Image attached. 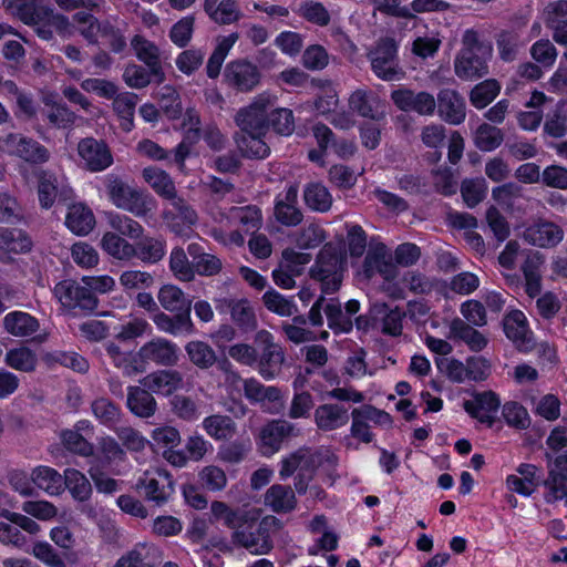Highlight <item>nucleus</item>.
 <instances>
[{"mask_svg": "<svg viewBox=\"0 0 567 567\" xmlns=\"http://www.w3.org/2000/svg\"><path fill=\"white\" fill-rule=\"evenodd\" d=\"M492 52L491 43L481 41L475 30H466L462 38V49L454 60L455 74L465 81L483 78L488 73L487 62Z\"/></svg>", "mask_w": 567, "mask_h": 567, "instance_id": "obj_1", "label": "nucleus"}, {"mask_svg": "<svg viewBox=\"0 0 567 567\" xmlns=\"http://www.w3.org/2000/svg\"><path fill=\"white\" fill-rule=\"evenodd\" d=\"M104 184L110 202L117 208L137 218L152 216L156 209L155 198L145 190L124 182L120 176L109 174Z\"/></svg>", "mask_w": 567, "mask_h": 567, "instance_id": "obj_2", "label": "nucleus"}, {"mask_svg": "<svg viewBox=\"0 0 567 567\" xmlns=\"http://www.w3.org/2000/svg\"><path fill=\"white\" fill-rule=\"evenodd\" d=\"M367 59L373 74L382 81L398 82L405 76L400 63L399 44L393 38L379 39L369 48Z\"/></svg>", "mask_w": 567, "mask_h": 567, "instance_id": "obj_3", "label": "nucleus"}, {"mask_svg": "<svg viewBox=\"0 0 567 567\" xmlns=\"http://www.w3.org/2000/svg\"><path fill=\"white\" fill-rule=\"evenodd\" d=\"M277 96L265 91L254 97L251 103L240 109L235 122L245 134H266L269 128L268 110L275 106Z\"/></svg>", "mask_w": 567, "mask_h": 567, "instance_id": "obj_4", "label": "nucleus"}, {"mask_svg": "<svg viewBox=\"0 0 567 567\" xmlns=\"http://www.w3.org/2000/svg\"><path fill=\"white\" fill-rule=\"evenodd\" d=\"M337 462V456L328 449L300 447L282 458L279 476L281 480H287L296 471L315 473L323 464L334 466Z\"/></svg>", "mask_w": 567, "mask_h": 567, "instance_id": "obj_5", "label": "nucleus"}, {"mask_svg": "<svg viewBox=\"0 0 567 567\" xmlns=\"http://www.w3.org/2000/svg\"><path fill=\"white\" fill-rule=\"evenodd\" d=\"M0 151L32 164H43L50 158L47 147L19 133H7L0 136Z\"/></svg>", "mask_w": 567, "mask_h": 567, "instance_id": "obj_6", "label": "nucleus"}, {"mask_svg": "<svg viewBox=\"0 0 567 567\" xmlns=\"http://www.w3.org/2000/svg\"><path fill=\"white\" fill-rule=\"evenodd\" d=\"M311 277L321 282V290L330 295L339 290L342 282L341 258L331 249H322L311 267Z\"/></svg>", "mask_w": 567, "mask_h": 567, "instance_id": "obj_7", "label": "nucleus"}, {"mask_svg": "<svg viewBox=\"0 0 567 567\" xmlns=\"http://www.w3.org/2000/svg\"><path fill=\"white\" fill-rule=\"evenodd\" d=\"M136 492L147 501L162 505L167 502L174 487L169 474L162 470L145 471L135 483Z\"/></svg>", "mask_w": 567, "mask_h": 567, "instance_id": "obj_8", "label": "nucleus"}, {"mask_svg": "<svg viewBox=\"0 0 567 567\" xmlns=\"http://www.w3.org/2000/svg\"><path fill=\"white\" fill-rule=\"evenodd\" d=\"M137 357L145 368L148 363H155L162 367H174L179 360V348L175 342L168 339L156 337L145 342L138 349Z\"/></svg>", "mask_w": 567, "mask_h": 567, "instance_id": "obj_9", "label": "nucleus"}, {"mask_svg": "<svg viewBox=\"0 0 567 567\" xmlns=\"http://www.w3.org/2000/svg\"><path fill=\"white\" fill-rule=\"evenodd\" d=\"M53 292L64 307L89 311H93L97 307V298L82 281L63 280L55 285Z\"/></svg>", "mask_w": 567, "mask_h": 567, "instance_id": "obj_10", "label": "nucleus"}, {"mask_svg": "<svg viewBox=\"0 0 567 567\" xmlns=\"http://www.w3.org/2000/svg\"><path fill=\"white\" fill-rule=\"evenodd\" d=\"M169 204L171 208H165L162 213L167 229L177 236L189 237L198 220L196 212L182 197L171 200Z\"/></svg>", "mask_w": 567, "mask_h": 567, "instance_id": "obj_11", "label": "nucleus"}, {"mask_svg": "<svg viewBox=\"0 0 567 567\" xmlns=\"http://www.w3.org/2000/svg\"><path fill=\"white\" fill-rule=\"evenodd\" d=\"M547 468L548 474L543 482L544 501L547 504H555L567 497V452L550 461Z\"/></svg>", "mask_w": 567, "mask_h": 567, "instance_id": "obj_12", "label": "nucleus"}, {"mask_svg": "<svg viewBox=\"0 0 567 567\" xmlns=\"http://www.w3.org/2000/svg\"><path fill=\"white\" fill-rule=\"evenodd\" d=\"M224 79L227 85L240 92H250L259 84L260 72L251 62L236 60L226 65Z\"/></svg>", "mask_w": 567, "mask_h": 567, "instance_id": "obj_13", "label": "nucleus"}, {"mask_svg": "<svg viewBox=\"0 0 567 567\" xmlns=\"http://www.w3.org/2000/svg\"><path fill=\"white\" fill-rule=\"evenodd\" d=\"M391 100L401 111H413L420 115L431 116L436 109L435 97L427 92H414L410 89H398L392 91Z\"/></svg>", "mask_w": 567, "mask_h": 567, "instance_id": "obj_14", "label": "nucleus"}, {"mask_svg": "<svg viewBox=\"0 0 567 567\" xmlns=\"http://www.w3.org/2000/svg\"><path fill=\"white\" fill-rule=\"evenodd\" d=\"M362 275L367 279H371L379 275L385 281H392L396 278V265L385 246H378L367 254L362 264Z\"/></svg>", "mask_w": 567, "mask_h": 567, "instance_id": "obj_15", "label": "nucleus"}, {"mask_svg": "<svg viewBox=\"0 0 567 567\" xmlns=\"http://www.w3.org/2000/svg\"><path fill=\"white\" fill-rule=\"evenodd\" d=\"M299 430L286 420H274L266 424L259 434L260 450L264 455H272L279 451L281 443L290 436H297Z\"/></svg>", "mask_w": 567, "mask_h": 567, "instance_id": "obj_16", "label": "nucleus"}, {"mask_svg": "<svg viewBox=\"0 0 567 567\" xmlns=\"http://www.w3.org/2000/svg\"><path fill=\"white\" fill-rule=\"evenodd\" d=\"M78 153L91 172H102L113 163L112 154L107 145L93 137H86L79 142Z\"/></svg>", "mask_w": 567, "mask_h": 567, "instance_id": "obj_17", "label": "nucleus"}, {"mask_svg": "<svg viewBox=\"0 0 567 567\" xmlns=\"http://www.w3.org/2000/svg\"><path fill=\"white\" fill-rule=\"evenodd\" d=\"M351 112L361 117L380 121L384 118L385 112L379 96L367 87H360L353 91L348 100Z\"/></svg>", "mask_w": 567, "mask_h": 567, "instance_id": "obj_18", "label": "nucleus"}, {"mask_svg": "<svg viewBox=\"0 0 567 567\" xmlns=\"http://www.w3.org/2000/svg\"><path fill=\"white\" fill-rule=\"evenodd\" d=\"M216 308L220 312L228 310L231 320L244 331L257 328L256 312L248 299L220 298L216 300Z\"/></svg>", "mask_w": 567, "mask_h": 567, "instance_id": "obj_19", "label": "nucleus"}, {"mask_svg": "<svg viewBox=\"0 0 567 567\" xmlns=\"http://www.w3.org/2000/svg\"><path fill=\"white\" fill-rule=\"evenodd\" d=\"M501 406V400L496 393L492 391H485L475 394L471 400H466L463 403L464 410L474 419L481 423H486L492 426L496 413Z\"/></svg>", "mask_w": 567, "mask_h": 567, "instance_id": "obj_20", "label": "nucleus"}, {"mask_svg": "<svg viewBox=\"0 0 567 567\" xmlns=\"http://www.w3.org/2000/svg\"><path fill=\"white\" fill-rule=\"evenodd\" d=\"M256 522L249 523V527H244L233 532V542L254 555H264L271 550L272 542L268 532L261 526L256 528Z\"/></svg>", "mask_w": 567, "mask_h": 567, "instance_id": "obj_21", "label": "nucleus"}, {"mask_svg": "<svg viewBox=\"0 0 567 567\" xmlns=\"http://www.w3.org/2000/svg\"><path fill=\"white\" fill-rule=\"evenodd\" d=\"M275 217L278 223L288 227H295L302 221L303 215L298 207L297 186H288L282 194L276 197Z\"/></svg>", "mask_w": 567, "mask_h": 567, "instance_id": "obj_22", "label": "nucleus"}, {"mask_svg": "<svg viewBox=\"0 0 567 567\" xmlns=\"http://www.w3.org/2000/svg\"><path fill=\"white\" fill-rule=\"evenodd\" d=\"M436 106L439 116L449 124L458 125L466 117L465 100L455 90H441L437 94Z\"/></svg>", "mask_w": 567, "mask_h": 567, "instance_id": "obj_23", "label": "nucleus"}, {"mask_svg": "<svg viewBox=\"0 0 567 567\" xmlns=\"http://www.w3.org/2000/svg\"><path fill=\"white\" fill-rule=\"evenodd\" d=\"M183 374L177 370H157L140 380L142 386L151 393L168 396L182 389Z\"/></svg>", "mask_w": 567, "mask_h": 567, "instance_id": "obj_24", "label": "nucleus"}, {"mask_svg": "<svg viewBox=\"0 0 567 567\" xmlns=\"http://www.w3.org/2000/svg\"><path fill=\"white\" fill-rule=\"evenodd\" d=\"M523 238L533 246L550 248L563 240L564 230L553 221L538 220L524 230Z\"/></svg>", "mask_w": 567, "mask_h": 567, "instance_id": "obj_25", "label": "nucleus"}, {"mask_svg": "<svg viewBox=\"0 0 567 567\" xmlns=\"http://www.w3.org/2000/svg\"><path fill=\"white\" fill-rule=\"evenodd\" d=\"M213 518L221 522L226 527L237 532L244 527H249V523L257 520V515L245 508H233L226 503L214 501L210 505Z\"/></svg>", "mask_w": 567, "mask_h": 567, "instance_id": "obj_26", "label": "nucleus"}, {"mask_svg": "<svg viewBox=\"0 0 567 567\" xmlns=\"http://www.w3.org/2000/svg\"><path fill=\"white\" fill-rule=\"evenodd\" d=\"M3 6L11 16L28 25L40 24L48 16L43 0H4Z\"/></svg>", "mask_w": 567, "mask_h": 567, "instance_id": "obj_27", "label": "nucleus"}, {"mask_svg": "<svg viewBox=\"0 0 567 567\" xmlns=\"http://www.w3.org/2000/svg\"><path fill=\"white\" fill-rule=\"evenodd\" d=\"M313 419L317 427L330 432L348 424L350 414L348 409L338 403H324L315 410Z\"/></svg>", "mask_w": 567, "mask_h": 567, "instance_id": "obj_28", "label": "nucleus"}, {"mask_svg": "<svg viewBox=\"0 0 567 567\" xmlns=\"http://www.w3.org/2000/svg\"><path fill=\"white\" fill-rule=\"evenodd\" d=\"M133 259L144 264H157L166 255V240L162 236L142 235L134 241Z\"/></svg>", "mask_w": 567, "mask_h": 567, "instance_id": "obj_29", "label": "nucleus"}, {"mask_svg": "<svg viewBox=\"0 0 567 567\" xmlns=\"http://www.w3.org/2000/svg\"><path fill=\"white\" fill-rule=\"evenodd\" d=\"M126 405L131 413L141 419H150L157 411L155 398L144 386L132 385L127 388Z\"/></svg>", "mask_w": 567, "mask_h": 567, "instance_id": "obj_30", "label": "nucleus"}, {"mask_svg": "<svg viewBox=\"0 0 567 567\" xmlns=\"http://www.w3.org/2000/svg\"><path fill=\"white\" fill-rule=\"evenodd\" d=\"M504 332L508 339L525 350L532 342L526 316L520 310L509 312L504 319Z\"/></svg>", "mask_w": 567, "mask_h": 567, "instance_id": "obj_31", "label": "nucleus"}, {"mask_svg": "<svg viewBox=\"0 0 567 567\" xmlns=\"http://www.w3.org/2000/svg\"><path fill=\"white\" fill-rule=\"evenodd\" d=\"M142 176L159 197L168 202L179 197L173 178L162 168L155 166L145 167Z\"/></svg>", "mask_w": 567, "mask_h": 567, "instance_id": "obj_32", "label": "nucleus"}, {"mask_svg": "<svg viewBox=\"0 0 567 567\" xmlns=\"http://www.w3.org/2000/svg\"><path fill=\"white\" fill-rule=\"evenodd\" d=\"M297 504L290 486L275 484L265 494V505L276 513L291 512Z\"/></svg>", "mask_w": 567, "mask_h": 567, "instance_id": "obj_33", "label": "nucleus"}, {"mask_svg": "<svg viewBox=\"0 0 567 567\" xmlns=\"http://www.w3.org/2000/svg\"><path fill=\"white\" fill-rule=\"evenodd\" d=\"M32 483L49 495H60L64 491L63 475L49 466H37L31 473Z\"/></svg>", "mask_w": 567, "mask_h": 567, "instance_id": "obj_34", "label": "nucleus"}, {"mask_svg": "<svg viewBox=\"0 0 567 567\" xmlns=\"http://www.w3.org/2000/svg\"><path fill=\"white\" fill-rule=\"evenodd\" d=\"M65 225L76 235H86L93 229L95 218L92 210L85 205L73 204L69 207Z\"/></svg>", "mask_w": 567, "mask_h": 567, "instance_id": "obj_35", "label": "nucleus"}, {"mask_svg": "<svg viewBox=\"0 0 567 567\" xmlns=\"http://www.w3.org/2000/svg\"><path fill=\"white\" fill-rule=\"evenodd\" d=\"M3 326L8 333L21 338L32 336L39 329L38 320L22 311H12L6 315Z\"/></svg>", "mask_w": 567, "mask_h": 567, "instance_id": "obj_36", "label": "nucleus"}, {"mask_svg": "<svg viewBox=\"0 0 567 567\" xmlns=\"http://www.w3.org/2000/svg\"><path fill=\"white\" fill-rule=\"evenodd\" d=\"M202 426L208 436L216 441L231 439L237 432V425L228 415L213 414L205 417Z\"/></svg>", "mask_w": 567, "mask_h": 567, "instance_id": "obj_37", "label": "nucleus"}, {"mask_svg": "<svg viewBox=\"0 0 567 567\" xmlns=\"http://www.w3.org/2000/svg\"><path fill=\"white\" fill-rule=\"evenodd\" d=\"M157 299L161 306L169 312L189 315L190 300L175 285H164L157 293Z\"/></svg>", "mask_w": 567, "mask_h": 567, "instance_id": "obj_38", "label": "nucleus"}, {"mask_svg": "<svg viewBox=\"0 0 567 567\" xmlns=\"http://www.w3.org/2000/svg\"><path fill=\"white\" fill-rule=\"evenodd\" d=\"M450 338L462 340L472 351H481L487 344V339L460 318L450 324Z\"/></svg>", "mask_w": 567, "mask_h": 567, "instance_id": "obj_39", "label": "nucleus"}, {"mask_svg": "<svg viewBox=\"0 0 567 567\" xmlns=\"http://www.w3.org/2000/svg\"><path fill=\"white\" fill-rule=\"evenodd\" d=\"M102 249L121 261H130L133 259L134 243H130L124 236H120L116 233L107 231L101 239Z\"/></svg>", "mask_w": 567, "mask_h": 567, "instance_id": "obj_40", "label": "nucleus"}, {"mask_svg": "<svg viewBox=\"0 0 567 567\" xmlns=\"http://www.w3.org/2000/svg\"><path fill=\"white\" fill-rule=\"evenodd\" d=\"M131 45L135 51L137 59L144 62L154 75L161 74V61L158 48L142 35H135Z\"/></svg>", "mask_w": 567, "mask_h": 567, "instance_id": "obj_41", "label": "nucleus"}, {"mask_svg": "<svg viewBox=\"0 0 567 567\" xmlns=\"http://www.w3.org/2000/svg\"><path fill=\"white\" fill-rule=\"evenodd\" d=\"M547 24L559 44H567V1L553 3L547 11Z\"/></svg>", "mask_w": 567, "mask_h": 567, "instance_id": "obj_42", "label": "nucleus"}, {"mask_svg": "<svg viewBox=\"0 0 567 567\" xmlns=\"http://www.w3.org/2000/svg\"><path fill=\"white\" fill-rule=\"evenodd\" d=\"M284 362L285 353L280 347L272 350H262L261 354L257 355L256 367L264 379L272 380L281 372Z\"/></svg>", "mask_w": 567, "mask_h": 567, "instance_id": "obj_43", "label": "nucleus"}, {"mask_svg": "<svg viewBox=\"0 0 567 567\" xmlns=\"http://www.w3.org/2000/svg\"><path fill=\"white\" fill-rule=\"evenodd\" d=\"M303 199L313 212L327 213L330 210L333 198L329 189L321 183H310L305 187Z\"/></svg>", "mask_w": 567, "mask_h": 567, "instance_id": "obj_44", "label": "nucleus"}, {"mask_svg": "<svg viewBox=\"0 0 567 567\" xmlns=\"http://www.w3.org/2000/svg\"><path fill=\"white\" fill-rule=\"evenodd\" d=\"M185 351L189 361L202 370L212 368L217 360L215 350L208 343L200 340L187 342Z\"/></svg>", "mask_w": 567, "mask_h": 567, "instance_id": "obj_45", "label": "nucleus"}, {"mask_svg": "<svg viewBox=\"0 0 567 567\" xmlns=\"http://www.w3.org/2000/svg\"><path fill=\"white\" fill-rule=\"evenodd\" d=\"M204 10L218 24H231L241 17L236 0H220L215 4L204 6Z\"/></svg>", "mask_w": 567, "mask_h": 567, "instance_id": "obj_46", "label": "nucleus"}, {"mask_svg": "<svg viewBox=\"0 0 567 567\" xmlns=\"http://www.w3.org/2000/svg\"><path fill=\"white\" fill-rule=\"evenodd\" d=\"M113 99V109L121 118V126L130 132L133 128L135 107L138 101L136 94L131 92L116 93Z\"/></svg>", "mask_w": 567, "mask_h": 567, "instance_id": "obj_47", "label": "nucleus"}, {"mask_svg": "<svg viewBox=\"0 0 567 567\" xmlns=\"http://www.w3.org/2000/svg\"><path fill=\"white\" fill-rule=\"evenodd\" d=\"M157 328L164 332L177 336L179 333H192L194 324L188 313H177L174 318L161 312L154 317Z\"/></svg>", "mask_w": 567, "mask_h": 567, "instance_id": "obj_48", "label": "nucleus"}, {"mask_svg": "<svg viewBox=\"0 0 567 567\" xmlns=\"http://www.w3.org/2000/svg\"><path fill=\"white\" fill-rule=\"evenodd\" d=\"M64 487L71 495L80 502L87 501L92 493V486L89 480L75 468H66L63 475Z\"/></svg>", "mask_w": 567, "mask_h": 567, "instance_id": "obj_49", "label": "nucleus"}, {"mask_svg": "<svg viewBox=\"0 0 567 567\" xmlns=\"http://www.w3.org/2000/svg\"><path fill=\"white\" fill-rule=\"evenodd\" d=\"M31 239L19 229L0 228V249L22 254L31 249Z\"/></svg>", "mask_w": 567, "mask_h": 567, "instance_id": "obj_50", "label": "nucleus"}, {"mask_svg": "<svg viewBox=\"0 0 567 567\" xmlns=\"http://www.w3.org/2000/svg\"><path fill=\"white\" fill-rule=\"evenodd\" d=\"M4 362L14 370L32 372L37 368L38 358L31 349L20 347L9 350L4 355Z\"/></svg>", "mask_w": 567, "mask_h": 567, "instance_id": "obj_51", "label": "nucleus"}, {"mask_svg": "<svg viewBox=\"0 0 567 567\" xmlns=\"http://www.w3.org/2000/svg\"><path fill=\"white\" fill-rule=\"evenodd\" d=\"M79 33L92 44L97 43L99 37L103 32L105 21H99L94 16L87 12H76L73 16Z\"/></svg>", "mask_w": 567, "mask_h": 567, "instance_id": "obj_52", "label": "nucleus"}, {"mask_svg": "<svg viewBox=\"0 0 567 567\" xmlns=\"http://www.w3.org/2000/svg\"><path fill=\"white\" fill-rule=\"evenodd\" d=\"M501 85L494 80H485L476 84L470 93L472 105L478 110L486 107L499 94Z\"/></svg>", "mask_w": 567, "mask_h": 567, "instance_id": "obj_53", "label": "nucleus"}, {"mask_svg": "<svg viewBox=\"0 0 567 567\" xmlns=\"http://www.w3.org/2000/svg\"><path fill=\"white\" fill-rule=\"evenodd\" d=\"M107 223L114 230L113 233L131 239H137L144 233V227L137 220L126 215L110 213Z\"/></svg>", "mask_w": 567, "mask_h": 567, "instance_id": "obj_54", "label": "nucleus"}, {"mask_svg": "<svg viewBox=\"0 0 567 567\" xmlns=\"http://www.w3.org/2000/svg\"><path fill=\"white\" fill-rule=\"evenodd\" d=\"M496 45L499 58L505 62H512L525 42L516 31H502L496 38Z\"/></svg>", "mask_w": 567, "mask_h": 567, "instance_id": "obj_55", "label": "nucleus"}, {"mask_svg": "<svg viewBox=\"0 0 567 567\" xmlns=\"http://www.w3.org/2000/svg\"><path fill=\"white\" fill-rule=\"evenodd\" d=\"M323 311L328 319L330 329L338 332H350L352 329L351 319L342 312L341 303L338 299H329L323 302Z\"/></svg>", "mask_w": 567, "mask_h": 567, "instance_id": "obj_56", "label": "nucleus"}, {"mask_svg": "<svg viewBox=\"0 0 567 567\" xmlns=\"http://www.w3.org/2000/svg\"><path fill=\"white\" fill-rule=\"evenodd\" d=\"M245 396L251 402H276L280 400V390L276 386H265L258 380L251 378L244 381Z\"/></svg>", "mask_w": 567, "mask_h": 567, "instance_id": "obj_57", "label": "nucleus"}, {"mask_svg": "<svg viewBox=\"0 0 567 567\" xmlns=\"http://www.w3.org/2000/svg\"><path fill=\"white\" fill-rule=\"evenodd\" d=\"M231 217L235 224L240 225L246 233L256 231L260 228L262 216L261 210L257 206L231 207Z\"/></svg>", "mask_w": 567, "mask_h": 567, "instance_id": "obj_58", "label": "nucleus"}, {"mask_svg": "<svg viewBox=\"0 0 567 567\" xmlns=\"http://www.w3.org/2000/svg\"><path fill=\"white\" fill-rule=\"evenodd\" d=\"M262 301L269 311L281 317H290L298 311L297 305L292 299L282 296L274 289L264 293Z\"/></svg>", "mask_w": 567, "mask_h": 567, "instance_id": "obj_59", "label": "nucleus"}, {"mask_svg": "<svg viewBox=\"0 0 567 567\" xmlns=\"http://www.w3.org/2000/svg\"><path fill=\"white\" fill-rule=\"evenodd\" d=\"M93 415L104 425L113 426L121 419V409L106 398H97L91 404Z\"/></svg>", "mask_w": 567, "mask_h": 567, "instance_id": "obj_60", "label": "nucleus"}, {"mask_svg": "<svg viewBox=\"0 0 567 567\" xmlns=\"http://www.w3.org/2000/svg\"><path fill=\"white\" fill-rule=\"evenodd\" d=\"M298 13L305 20L319 27H326L330 23L331 17L323 3L315 0L302 1Z\"/></svg>", "mask_w": 567, "mask_h": 567, "instance_id": "obj_61", "label": "nucleus"}, {"mask_svg": "<svg viewBox=\"0 0 567 567\" xmlns=\"http://www.w3.org/2000/svg\"><path fill=\"white\" fill-rule=\"evenodd\" d=\"M506 424L516 430H526L530 426V416L522 404L518 402H506L502 410Z\"/></svg>", "mask_w": 567, "mask_h": 567, "instance_id": "obj_62", "label": "nucleus"}, {"mask_svg": "<svg viewBox=\"0 0 567 567\" xmlns=\"http://www.w3.org/2000/svg\"><path fill=\"white\" fill-rule=\"evenodd\" d=\"M503 138L502 130L487 123L480 125L475 132V144L485 152L497 148L502 144Z\"/></svg>", "mask_w": 567, "mask_h": 567, "instance_id": "obj_63", "label": "nucleus"}, {"mask_svg": "<svg viewBox=\"0 0 567 567\" xmlns=\"http://www.w3.org/2000/svg\"><path fill=\"white\" fill-rule=\"evenodd\" d=\"M169 268L182 281H190L195 277L194 265L188 261L185 250L181 247H175L171 251Z\"/></svg>", "mask_w": 567, "mask_h": 567, "instance_id": "obj_64", "label": "nucleus"}]
</instances>
